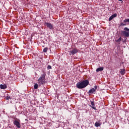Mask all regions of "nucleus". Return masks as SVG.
<instances>
[{
    "label": "nucleus",
    "mask_w": 129,
    "mask_h": 129,
    "mask_svg": "<svg viewBox=\"0 0 129 129\" xmlns=\"http://www.w3.org/2000/svg\"><path fill=\"white\" fill-rule=\"evenodd\" d=\"M123 23H129V19H125L123 21Z\"/></svg>",
    "instance_id": "f3484780"
},
{
    "label": "nucleus",
    "mask_w": 129,
    "mask_h": 129,
    "mask_svg": "<svg viewBox=\"0 0 129 129\" xmlns=\"http://www.w3.org/2000/svg\"><path fill=\"white\" fill-rule=\"evenodd\" d=\"M47 51H48V47H45L43 50V53H47Z\"/></svg>",
    "instance_id": "4468645a"
},
{
    "label": "nucleus",
    "mask_w": 129,
    "mask_h": 129,
    "mask_svg": "<svg viewBox=\"0 0 129 129\" xmlns=\"http://www.w3.org/2000/svg\"><path fill=\"white\" fill-rule=\"evenodd\" d=\"M47 69L48 70L52 69V67H51V66H48Z\"/></svg>",
    "instance_id": "aec40b11"
},
{
    "label": "nucleus",
    "mask_w": 129,
    "mask_h": 129,
    "mask_svg": "<svg viewBox=\"0 0 129 129\" xmlns=\"http://www.w3.org/2000/svg\"><path fill=\"white\" fill-rule=\"evenodd\" d=\"M78 52V50L76 48L73 49L72 50L70 51V55H74L76 54Z\"/></svg>",
    "instance_id": "0eeeda50"
},
{
    "label": "nucleus",
    "mask_w": 129,
    "mask_h": 129,
    "mask_svg": "<svg viewBox=\"0 0 129 129\" xmlns=\"http://www.w3.org/2000/svg\"><path fill=\"white\" fill-rule=\"evenodd\" d=\"M34 89H38V84H35L34 86Z\"/></svg>",
    "instance_id": "a211bd4d"
},
{
    "label": "nucleus",
    "mask_w": 129,
    "mask_h": 129,
    "mask_svg": "<svg viewBox=\"0 0 129 129\" xmlns=\"http://www.w3.org/2000/svg\"><path fill=\"white\" fill-rule=\"evenodd\" d=\"M97 89V86H95L94 88H92L88 91V93H90L91 94H95V92H96Z\"/></svg>",
    "instance_id": "20e7f679"
},
{
    "label": "nucleus",
    "mask_w": 129,
    "mask_h": 129,
    "mask_svg": "<svg viewBox=\"0 0 129 129\" xmlns=\"http://www.w3.org/2000/svg\"><path fill=\"white\" fill-rule=\"evenodd\" d=\"M0 88H1V89H6V88H7V85L1 84V85H0Z\"/></svg>",
    "instance_id": "ddd939ff"
},
{
    "label": "nucleus",
    "mask_w": 129,
    "mask_h": 129,
    "mask_svg": "<svg viewBox=\"0 0 129 129\" xmlns=\"http://www.w3.org/2000/svg\"><path fill=\"white\" fill-rule=\"evenodd\" d=\"M120 73L122 75H124L125 73V69H120Z\"/></svg>",
    "instance_id": "9b49d317"
},
{
    "label": "nucleus",
    "mask_w": 129,
    "mask_h": 129,
    "mask_svg": "<svg viewBox=\"0 0 129 129\" xmlns=\"http://www.w3.org/2000/svg\"><path fill=\"white\" fill-rule=\"evenodd\" d=\"M46 78V73H43L41 76V77L38 79V84L40 85H43V84H45L46 83V81H45V79Z\"/></svg>",
    "instance_id": "f03ea898"
},
{
    "label": "nucleus",
    "mask_w": 129,
    "mask_h": 129,
    "mask_svg": "<svg viewBox=\"0 0 129 129\" xmlns=\"http://www.w3.org/2000/svg\"><path fill=\"white\" fill-rule=\"evenodd\" d=\"M101 125V123H100L99 122H96L95 123V126L96 127H98V126H100Z\"/></svg>",
    "instance_id": "f8f14e48"
},
{
    "label": "nucleus",
    "mask_w": 129,
    "mask_h": 129,
    "mask_svg": "<svg viewBox=\"0 0 129 129\" xmlns=\"http://www.w3.org/2000/svg\"><path fill=\"white\" fill-rule=\"evenodd\" d=\"M13 123L14 125H16V127H18V128H21V123L19 121L15 120Z\"/></svg>",
    "instance_id": "423d86ee"
},
{
    "label": "nucleus",
    "mask_w": 129,
    "mask_h": 129,
    "mask_svg": "<svg viewBox=\"0 0 129 129\" xmlns=\"http://www.w3.org/2000/svg\"><path fill=\"white\" fill-rule=\"evenodd\" d=\"M91 105L90 106L93 108V109H95L96 110V108L95 107V105L94 104V101H91Z\"/></svg>",
    "instance_id": "1a4fd4ad"
},
{
    "label": "nucleus",
    "mask_w": 129,
    "mask_h": 129,
    "mask_svg": "<svg viewBox=\"0 0 129 129\" xmlns=\"http://www.w3.org/2000/svg\"><path fill=\"white\" fill-rule=\"evenodd\" d=\"M6 100H9V99H11V97L10 96H7L6 97Z\"/></svg>",
    "instance_id": "6ab92c4d"
},
{
    "label": "nucleus",
    "mask_w": 129,
    "mask_h": 129,
    "mask_svg": "<svg viewBox=\"0 0 129 129\" xmlns=\"http://www.w3.org/2000/svg\"><path fill=\"white\" fill-rule=\"evenodd\" d=\"M120 41H121V37H119L117 40H116L115 42H116V43H119Z\"/></svg>",
    "instance_id": "dca6fc26"
},
{
    "label": "nucleus",
    "mask_w": 129,
    "mask_h": 129,
    "mask_svg": "<svg viewBox=\"0 0 129 129\" xmlns=\"http://www.w3.org/2000/svg\"><path fill=\"white\" fill-rule=\"evenodd\" d=\"M88 84H89V81L88 80H85L77 83L76 84V87L79 89H83V88H85V87H86Z\"/></svg>",
    "instance_id": "f257e3e1"
},
{
    "label": "nucleus",
    "mask_w": 129,
    "mask_h": 129,
    "mask_svg": "<svg viewBox=\"0 0 129 129\" xmlns=\"http://www.w3.org/2000/svg\"><path fill=\"white\" fill-rule=\"evenodd\" d=\"M118 1H122V0H118Z\"/></svg>",
    "instance_id": "412c9836"
},
{
    "label": "nucleus",
    "mask_w": 129,
    "mask_h": 129,
    "mask_svg": "<svg viewBox=\"0 0 129 129\" xmlns=\"http://www.w3.org/2000/svg\"><path fill=\"white\" fill-rule=\"evenodd\" d=\"M117 16V14H114L112 15L109 18V21L110 22V21H112V19H114V18H116Z\"/></svg>",
    "instance_id": "6e6552de"
},
{
    "label": "nucleus",
    "mask_w": 129,
    "mask_h": 129,
    "mask_svg": "<svg viewBox=\"0 0 129 129\" xmlns=\"http://www.w3.org/2000/svg\"><path fill=\"white\" fill-rule=\"evenodd\" d=\"M121 35L122 36H125L127 38L129 37V29L127 27H125L124 28V31H121Z\"/></svg>",
    "instance_id": "7ed1b4c3"
},
{
    "label": "nucleus",
    "mask_w": 129,
    "mask_h": 129,
    "mask_svg": "<svg viewBox=\"0 0 129 129\" xmlns=\"http://www.w3.org/2000/svg\"><path fill=\"white\" fill-rule=\"evenodd\" d=\"M104 69V68H103V67L98 68L96 69V72H101V71H103Z\"/></svg>",
    "instance_id": "9d476101"
},
{
    "label": "nucleus",
    "mask_w": 129,
    "mask_h": 129,
    "mask_svg": "<svg viewBox=\"0 0 129 129\" xmlns=\"http://www.w3.org/2000/svg\"><path fill=\"white\" fill-rule=\"evenodd\" d=\"M44 25L46 26L48 29H50V30H54V28L53 27V25L50 23L45 22L44 23Z\"/></svg>",
    "instance_id": "39448f33"
},
{
    "label": "nucleus",
    "mask_w": 129,
    "mask_h": 129,
    "mask_svg": "<svg viewBox=\"0 0 129 129\" xmlns=\"http://www.w3.org/2000/svg\"><path fill=\"white\" fill-rule=\"evenodd\" d=\"M120 27H123L124 26H126V23H123L122 22L120 23Z\"/></svg>",
    "instance_id": "2eb2a0df"
}]
</instances>
